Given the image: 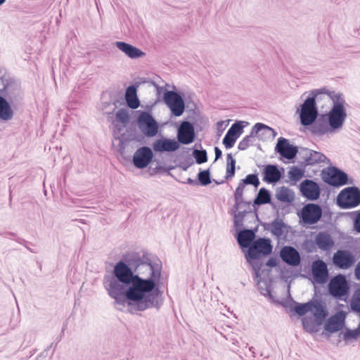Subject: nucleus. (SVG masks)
I'll use <instances>...</instances> for the list:
<instances>
[{
	"label": "nucleus",
	"instance_id": "nucleus-1",
	"mask_svg": "<svg viewBox=\"0 0 360 360\" xmlns=\"http://www.w3.org/2000/svg\"><path fill=\"white\" fill-rule=\"evenodd\" d=\"M160 277L161 266L152 264L146 251H132L115 264L111 275L104 276L103 285L115 304H127L131 313L158 309L162 304L159 300Z\"/></svg>",
	"mask_w": 360,
	"mask_h": 360
},
{
	"label": "nucleus",
	"instance_id": "nucleus-2",
	"mask_svg": "<svg viewBox=\"0 0 360 360\" xmlns=\"http://www.w3.org/2000/svg\"><path fill=\"white\" fill-rule=\"evenodd\" d=\"M326 94H327L328 96L333 102L332 108L327 115V120L331 130L335 131L336 129L342 128L347 117V112L345 108L346 102L341 93L326 91Z\"/></svg>",
	"mask_w": 360,
	"mask_h": 360
},
{
	"label": "nucleus",
	"instance_id": "nucleus-3",
	"mask_svg": "<svg viewBox=\"0 0 360 360\" xmlns=\"http://www.w3.org/2000/svg\"><path fill=\"white\" fill-rule=\"evenodd\" d=\"M326 89L320 91H312L308 98L300 105V122L303 126H309L314 122L318 116V109L316 104V100L320 94L326 93Z\"/></svg>",
	"mask_w": 360,
	"mask_h": 360
},
{
	"label": "nucleus",
	"instance_id": "nucleus-4",
	"mask_svg": "<svg viewBox=\"0 0 360 360\" xmlns=\"http://www.w3.org/2000/svg\"><path fill=\"white\" fill-rule=\"evenodd\" d=\"M271 240L266 238H259L253 241L252 245L245 253L247 262L257 260L262 257L270 255L272 252Z\"/></svg>",
	"mask_w": 360,
	"mask_h": 360
},
{
	"label": "nucleus",
	"instance_id": "nucleus-5",
	"mask_svg": "<svg viewBox=\"0 0 360 360\" xmlns=\"http://www.w3.org/2000/svg\"><path fill=\"white\" fill-rule=\"evenodd\" d=\"M337 204L342 209H351L360 205V189L349 186L342 189L337 197Z\"/></svg>",
	"mask_w": 360,
	"mask_h": 360
},
{
	"label": "nucleus",
	"instance_id": "nucleus-6",
	"mask_svg": "<svg viewBox=\"0 0 360 360\" xmlns=\"http://www.w3.org/2000/svg\"><path fill=\"white\" fill-rule=\"evenodd\" d=\"M321 175V179L325 183L334 187H340L347 184H352V180L349 181L348 175L335 167H330L323 169Z\"/></svg>",
	"mask_w": 360,
	"mask_h": 360
},
{
	"label": "nucleus",
	"instance_id": "nucleus-7",
	"mask_svg": "<svg viewBox=\"0 0 360 360\" xmlns=\"http://www.w3.org/2000/svg\"><path fill=\"white\" fill-rule=\"evenodd\" d=\"M349 285L345 275L338 274L333 276L328 283L329 294L338 300L348 295Z\"/></svg>",
	"mask_w": 360,
	"mask_h": 360
},
{
	"label": "nucleus",
	"instance_id": "nucleus-8",
	"mask_svg": "<svg viewBox=\"0 0 360 360\" xmlns=\"http://www.w3.org/2000/svg\"><path fill=\"white\" fill-rule=\"evenodd\" d=\"M137 124L140 131L146 137H154L158 132V124L148 112L141 111L140 112L137 118Z\"/></svg>",
	"mask_w": 360,
	"mask_h": 360
},
{
	"label": "nucleus",
	"instance_id": "nucleus-9",
	"mask_svg": "<svg viewBox=\"0 0 360 360\" xmlns=\"http://www.w3.org/2000/svg\"><path fill=\"white\" fill-rule=\"evenodd\" d=\"M163 99L174 116L179 117L184 113L185 103L179 92L175 91H167L164 94Z\"/></svg>",
	"mask_w": 360,
	"mask_h": 360
},
{
	"label": "nucleus",
	"instance_id": "nucleus-10",
	"mask_svg": "<svg viewBox=\"0 0 360 360\" xmlns=\"http://www.w3.org/2000/svg\"><path fill=\"white\" fill-rule=\"evenodd\" d=\"M322 216V209L320 205L309 203L302 210L301 219L304 224H314L317 223Z\"/></svg>",
	"mask_w": 360,
	"mask_h": 360
},
{
	"label": "nucleus",
	"instance_id": "nucleus-11",
	"mask_svg": "<svg viewBox=\"0 0 360 360\" xmlns=\"http://www.w3.org/2000/svg\"><path fill=\"white\" fill-rule=\"evenodd\" d=\"M333 264L340 269H348L356 262L355 256L348 250H338L333 256Z\"/></svg>",
	"mask_w": 360,
	"mask_h": 360
},
{
	"label": "nucleus",
	"instance_id": "nucleus-12",
	"mask_svg": "<svg viewBox=\"0 0 360 360\" xmlns=\"http://www.w3.org/2000/svg\"><path fill=\"white\" fill-rule=\"evenodd\" d=\"M301 195L309 200L314 201L320 198L321 188L313 180L304 179L299 186Z\"/></svg>",
	"mask_w": 360,
	"mask_h": 360
},
{
	"label": "nucleus",
	"instance_id": "nucleus-13",
	"mask_svg": "<svg viewBox=\"0 0 360 360\" xmlns=\"http://www.w3.org/2000/svg\"><path fill=\"white\" fill-rule=\"evenodd\" d=\"M153 158L152 150L148 146H142L136 150L133 155V163L136 168L143 169Z\"/></svg>",
	"mask_w": 360,
	"mask_h": 360
},
{
	"label": "nucleus",
	"instance_id": "nucleus-14",
	"mask_svg": "<svg viewBox=\"0 0 360 360\" xmlns=\"http://www.w3.org/2000/svg\"><path fill=\"white\" fill-rule=\"evenodd\" d=\"M195 139V129L193 124L188 121L181 123L177 132L178 143L182 144L191 143Z\"/></svg>",
	"mask_w": 360,
	"mask_h": 360
},
{
	"label": "nucleus",
	"instance_id": "nucleus-15",
	"mask_svg": "<svg viewBox=\"0 0 360 360\" xmlns=\"http://www.w3.org/2000/svg\"><path fill=\"white\" fill-rule=\"evenodd\" d=\"M275 151L279 153L283 158L292 160L296 156L298 149L296 146L290 144L287 139L280 137L275 147Z\"/></svg>",
	"mask_w": 360,
	"mask_h": 360
},
{
	"label": "nucleus",
	"instance_id": "nucleus-16",
	"mask_svg": "<svg viewBox=\"0 0 360 360\" xmlns=\"http://www.w3.org/2000/svg\"><path fill=\"white\" fill-rule=\"evenodd\" d=\"M314 280L319 283H325L328 278V270L326 264L321 259L314 261L311 266Z\"/></svg>",
	"mask_w": 360,
	"mask_h": 360
},
{
	"label": "nucleus",
	"instance_id": "nucleus-17",
	"mask_svg": "<svg viewBox=\"0 0 360 360\" xmlns=\"http://www.w3.org/2000/svg\"><path fill=\"white\" fill-rule=\"evenodd\" d=\"M262 129L271 131L275 132L274 130L270 127L262 124V123H257L255 124L251 129L250 133L249 135L244 137L238 143V148L240 150H246L250 145L253 143V137L258 136L259 131Z\"/></svg>",
	"mask_w": 360,
	"mask_h": 360
},
{
	"label": "nucleus",
	"instance_id": "nucleus-18",
	"mask_svg": "<svg viewBox=\"0 0 360 360\" xmlns=\"http://www.w3.org/2000/svg\"><path fill=\"white\" fill-rule=\"evenodd\" d=\"M280 257L288 265L296 266L300 264L301 258L300 253L292 246H284L281 250Z\"/></svg>",
	"mask_w": 360,
	"mask_h": 360
},
{
	"label": "nucleus",
	"instance_id": "nucleus-19",
	"mask_svg": "<svg viewBox=\"0 0 360 360\" xmlns=\"http://www.w3.org/2000/svg\"><path fill=\"white\" fill-rule=\"evenodd\" d=\"M345 314L340 311L330 316L325 323L324 329L329 333H335L342 329L345 324Z\"/></svg>",
	"mask_w": 360,
	"mask_h": 360
},
{
	"label": "nucleus",
	"instance_id": "nucleus-20",
	"mask_svg": "<svg viewBox=\"0 0 360 360\" xmlns=\"http://www.w3.org/2000/svg\"><path fill=\"white\" fill-rule=\"evenodd\" d=\"M179 148V143L173 139L162 138L155 141L153 148L155 152H174Z\"/></svg>",
	"mask_w": 360,
	"mask_h": 360
},
{
	"label": "nucleus",
	"instance_id": "nucleus-21",
	"mask_svg": "<svg viewBox=\"0 0 360 360\" xmlns=\"http://www.w3.org/2000/svg\"><path fill=\"white\" fill-rule=\"evenodd\" d=\"M263 181L267 184H276L282 177V173L277 165H267L262 172Z\"/></svg>",
	"mask_w": 360,
	"mask_h": 360
},
{
	"label": "nucleus",
	"instance_id": "nucleus-22",
	"mask_svg": "<svg viewBox=\"0 0 360 360\" xmlns=\"http://www.w3.org/2000/svg\"><path fill=\"white\" fill-rule=\"evenodd\" d=\"M115 45L130 58H139L145 56L141 50L124 41H116Z\"/></svg>",
	"mask_w": 360,
	"mask_h": 360
},
{
	"label": "nucleus",
	"instance_id": "nucleus-23",
	"mask_svg": "<svg viewBox=\"0 0 360 360\" xmlns=\"http://www.w3.org/2000/svg\"><path fill=\"white\" fill-rule=\"evenodd\" d=\"M311 309L310 311L313 313L315 318V321L317 325H321L323 321L325 320L328 313L326 309V306L321 303L319 300L311 301Z\"/></svg>",
	"mask_w": 360,
	"mask_h": 360
},
{
	"label": "nucleus",
	"instance_id": "nucleus-24",
	"mask_svg": "<svg viewBox=\"0 0 360 360\" xmlns=\"http://www.w3.org/2000/svg\"><path fill=\"white\" fill-rule=\"evenodd\" d=\"M311 125V131L316 135H323L328 132L334 131V130H331L328 121L324 115L316 120Z\"/></svg>",
	"mask_w": 360,
	"mask_h": 360
},
{
	"label": "nucleus",
	"instance_id": "nucleus-25",
	"mask_svg": "<svg viewBox=\"0 0 360 360\" xmlns=\"http://www.w3.org/2000/svg\"><path fill=\"white\" fill-rule=\"evenodd\" d=\"M318 248L323 251H329L334 245V240L327 232H319L315 238Z\"/></svg>",
	"mask_w": 360,
	"mask_h": 360
},
{
	"label": "nucleus",
	"instance_id": "nucleus-26",
	"mask_svg": "<svg viewBox=\"0 0 360 360\" xmlns=\"http://www.w3.org/2000/svg\"><path fill=\"white\" fill-rule=\"evenodd\" d=\"M286 224L283 221L282 219L276 218L272 222L266 224L264 229L269 231L273 236L277 238H280L285 232Z\"/></svg>",
	"mask_w": 360,
	"mask_h": 360
},
{
	"label": "nucleus",
	"instance_id": "nucleus-27",
	"mask_svg": "<svg viewBox=\"0 0 360 360\" xmlns=\"http://www.w3.org/2000/svg\"><path fill=\"white\" fill-rule=\"evenodd\" d=\"M255 233L251 229H244L240 231L237 237V240L239 245L242 248H250V245L254 241Z\"/></svg>",
	"mask_w": 360,
	"mask_h": 360
},
{
	"label": "nucleus",
	"instance_id": "nucleus-28",
	"mask_svg": "<svg viewBox=\"0 0 360 360\" xmlns=\"http://www.w3.org/2000/svg\"><path fill=\"white\" fill-rule=\"evenodd\" d=\"M305 165H314L317 163L330 162V160L326 158V156L320 152L310 150L307 149L305 150Z\"/></svg>",
	"mask_w": 360,
	"mask_h": 360
},
{
	"label": "nucleus",
	"instance_id": "nucleus-29",
	"mask_svg": "<svg viewBox=\"0 0 360 360\" xmlns=\"http://www.w3.org/2000/svg\"><path fill=\"white\" fill-rule=\"evenodd\" d=\"M137 90L135 86H129L125 92V100L127 105L131 109H136L140 105V101L137 96Z\"/></svg>",
	"mask_w": 360,
	"mask_h": 360
},
{
	"label": "nucleus",
	"instance_id": "nucleus-30",
	"mask_svg": "<svg viewBox=\"0 0 360 360\" xmlns=\"http://www.w3.org/2000/svg\"><path fill=\"white\" fill-rule=\"evenodd\" d=\"M14 112L6 99L0 96V120L7 122L13 119Z\"/></svg>",
	"mask_w": 360,
	"mask_h": 360
},
{
	"label": "nucleus",
	"instance_id": "nucleus-31",
	"mask_svg": "<svg viewBox=\"0 0 360 360\" xmlns=\"http://www.w3.org/2000/svg\"><path fill=\"white\" fill-rule=\"evenodd\" d=\"M276 198L281 202H291L295 199L294 193L285 186H281L276 189Z\"/></svg>",
	"mask_w": 360,
	"mask_h": 360
},
{
	"label": "nucleus",
	"instance_id": "nucleus-32",
	"mask_svg": "<svg viewBox=\"0 0 360 360\" xmlns=\"http://www.w3.org/2000/svg\"><path fill=\"white\" fill-rule=\"evenodd\" d=\"M245 186V184H243V181H240L235 191V193H234L235 206L234 207L236 210L241 209L243 207V205H246L248 207L250 205V202H245L243 200V190H244Z\"/></svg>",
	"mask_w": 360,
	"mask_h": 360
},
{
	"label": "nucleus",
	"instance_id": "nucleus-33",
	"mask_svg": "<svg viewBox=\"0 0 360 360\" xmlns=\"http://www.w3.org/2000/svg\"><path fill=\"white\" fill-rule=\"evenodd\" d=\"M271 204V194L269 190L262 188L259 190L257 197L254 200V205Z\"/></svg>",
	"mask_w": 360,
	"mask_h": 360
},
{
	"label": "nucleus",
	"instance_id": "nucleus-34",
	"mask_svg": "<svg viewBox=\"0 0 360 360\" xmlns=\"http://www.w3.org/2000/svg\"><path fill=\"white\" fill-rule=\"evenodd\" d=\"M350 309L352 311L360 314V286L353 292L350 300Z\"/></svg>",
	"mask_w": 360,
	"mask_h": 360
},
{
	"label": "nucleus",
	"instance_id": "nucleus-35",
	"mask_svg": "<svg viewBox=\"0 0 360 360\" xmlns=\"http://www.w3.org/2000/svg\"><path fill=\"white\" fill-rule=\"evenodd\" d=\"M236 170V160L233 159L231 153L227 154L226 157V172L225 179H229L232 178L235 174Z\"/></svg>",
	"mask_w": 360,
	"mask_h": 360
},
{
	"label": "nucleus",
	"instance_id": "nucleus-36",
	"mask_svg": "<svg viewBox=\"0 0 360 360\" xmlns=\"http://www.w3.org/2000/svg\"><path fill=\"white\" fill-rule=\"evenodd\" d=\"M247 207V209H244L241 211H239L238 213H235L234 214V225L235 226H243V221L244 219V217L246 216V214L249 212H251L250 210V205L248 207L246 205H243V207ZM242 207L241 209H243Z\"/></svg>",
	"mask_w": 360,
	"mask_h": 360
},
{
	"label": "nucleus",
	"instance_id": "nucleus-37",
	"mask_svg": "<svg viewBox=\"0 0 360 360\" xmlns=\"http://www.w3.org/2000/svg\"><path fill=\"white\" fill-rule=\"evenodd\" d=\"M304 170L295 166L288 172V176L291 181H294V184L300 180L304 176Z\"/></svg>",
	"mask_w": 360,
	"mask_h": 360
},
{
	"label": "nucleus",
	"instance_id": "nucleus-38",
	"mask_svg": "<svg viewBox=\"0 0 360 360\" xmlns=\"http://www.w3.org/2000/svg\"><path fill=\"white\" fill-rule=\"evenodd\" d=\"M193 156L198 164H202L207 161V153L206 150L194 149Z\"/></svg>",
	"mask_w": 360,
	"mask_h": 360
},
{
	"label": "nucleus",
	"instance_id": "nucleus-39",
	"mask_svg": "<svg viewBox=\"0 0 360 360\" xmlns=\"http://www.w3.org/2000/svg\"><path fill=\"white\" fill-rule=\"evenodd\" d=\"M243 122H244L242 121L236 122L231 125V127L227 131L238 138L243 132Z\"/></svg>",
	"mask_w": 360,
	"mask_h": 360
},
{
	"label": "nucleus",
	"instance_id": "nucleus-40",
	"mask_svg": "<svg viewBox=\"0 0 360 360\" xmlns=\"http://www.w3.org/2000/svg\"><path fill=\"white\" fill-rule=\"evenodd\" d=\"M311 301L304 304L296 303L294 310L299 316H303L308 311H310L311 309Z\"/></svg>",
	"mask_w": 360,
	"mask_h": 360
},
{
	"label": "nucleus",
	"instance_id": "nucleus-41",
	"mask_svg": "<svg viewBox=\"0 0 360 360\" xmlns=\"http://www.w3.org/2000/svg\"><path fill=\"white\" fill-rule=\"evenodd\" d=\"M198 184L202 186H207L211 183V178L209 169L200 171L198 174Z\"/></svg>",
	"mask_w": 360,
	"mask_h": 360
},
{
	"label": "nucleus",
	"instance_id": "nucleus-42",
	"mask_svg": "<svg viewBox=\"0 0 360 360\" xmlns=\"http://www.w3.org/2000/svg\"><path fill=\"white\" fill-rule=\"evenodd\" d=\"M302 326L305 330L309 333H314L316 330L317 323L309 317H306L302 319Z\"/></svg>",
	"mask_w": 360,
	"mask_h": 360
},
{
	"label": "nucleus",
	"instance_id": "nucleus-43",
	"mask_svg": "<svg viewBox=\"0 0 360 360\" xmlns=\"http://www.w3.org/2000/svg\"><path fill=\"white\" fill-rule=\"evenodd\" d=\"M237 139L238 137L227 131L224 138L223 139L222 143L226 149H229L234 146Z\"/></svg>",
	"mask_w": 360,
	"mask_h": 360
},
{
	"label": "nucleus",
	"instance_id": "nucleus-44",
	"mask_svg": "<svg viewBox=\"0 0 360 360\" xmlns=\"http://www.w3.org/2000/svg\"><path fill=\"white\" fill-rule=\"evenodd\" d=\"M116 120L122 124L128 123L129 122V115L128 111L124 108L118 110L116 113Z\"/></svg>",
	"mask_w": 360,
	"mask_h": 360
},
{
	"label": "nucleus",
	"instance_id": "nucleus-45",
	"mask_svg": "<svg viewBox=\"0 0 360 360\" xmlns=\"http://www.w3.org/2000/svg\"><path fill=\"white\" fill-rule=\"evenodd\" d=\"M243 184H250L254 186L255 188H257L259 185V180L257 174H250L246 176V177L241 180Z\"/></svg>",
	"mask_w": 360,
	"mask_h": 360
},
{
	"label": "nucleus",
	"instance_id": "nucleus-46",
	"mask_svg": "<svg viewBox=\"0 0 360 360\" xmlns=\"http://www.w3.org/2000/svg\"><path fill=\"white\" fill-rule=\"evenodd\" d=\"M248 262L251 265L252 269L254 270L255 277L256 278H259L260 276L259 272L262 268V264L255 260H250V262Z\"/></svg>",
	"mask_w": 360,
	"mask_h": 360
},
{
	"label": "nucleus",
	"instance_id": "nucleus-47",
	"mask_svg": "<svg viewBox=\"0 0 360 360\" xmlns=\"http://www.w3.org/2000/svg\"><path fill=\"white\" fill-rule=\"evenodd\" d=\"M359 335L357 334V331L356 330H350L347 329L344 333L343 338L344 340H349V339H356Z\"/></svg>",
	"mask_w": 360,
	"mask_h": 360
},
{
	"label": "nucleus",
	"instance_id": "nucleus-48",
	"mask_svg": "<svg viewBox=\"0 0 360 360\" xmlns=\"http://www.w3.org/2000/svg\"><path fill=\"white\" fill-rule=\"evenodd\" d=\"M354 214H356V217L354 220V229L357 233H360V210L354 212Z\"/></svg>",
	"mask_w": 360,
	"mask_h": 360
},
{
	"label": "nucleus",
	"instance_id": "nucleus-49",
	"mask_svg": "<svg viewBox=\"0 0 360 360\" xmlns=\"http://www.w3.org/2000/svg\"><path fill=\"white\" fill-rule=\"evenodd\" d=\"M261 293L269 298L272 297L271 286H266L265 288H261Z\"/></svg>",
	"mask_w": 360,
	"mask_h": 360
},
{
	"label": "nucleus",
	"instance_id": "nucleus-50",
	"mask_svg": "<svg viewBox=\"0 0 360 360\" xmlns=\"http://www.w3.org/2000/svg\"><path fill=\"white\" fill-rule=\"evenodd\" d=\"M278 264L277 259L275 257H271L268 259L266 265L270 267H275Z\"/></svg>",
	"mask_w": 360,
	"mask_h": 360
},
{
	"label": "nucleus",
	"instance_id": "nucleus-51",
	"mask_svg": "<svg viewBox=\"0 0 360 360\" xmlns=\"http://www.w3.org/2000/svg\"><path fill=\"white\" fill-rule=\"evenodd\" d=\"M354 276L357 280H360V261L357 263L354 269Z\"/></svg>",
	"mask_w": 360,
	"mask_h": 360
},
{
	"label": "nucleus",
	"instance_id": "nucleus-52",
	"mask_svg": "<svg viewBox=\"0 0 360 360\" xmlns=\"http://www.w3.org/2000/svg\"><path fill=\"white\" fill-rule=\"evenodd\" d=\"M214 153H215V160H218L221 157L222 153L221 150L218 148H214Z\"/></svg>",
	"mask_w": 360,
	"mask_h": 360
},
{
	"label": "nucleus",
	"instance_id": "nucleus-53",
	"mask_svg": "<svg viewBox=\"0 0 360 360\" xmlns=\"http://www.w3.org/2000/svg\"><path fill=\"white\" fill-rule=\"evenodd\" d=\"M153 85H154V86L156 89L157 94L160 95L162 93V90H163V87L160 86L159 85H158L155 82H153Z\"/></svg>",
	"mask_w": 360,
	"mask_h": 360
},
{
	"label": "nucleus",
	"instance_id": "nucleus-54",
	"mask_svg": "<svg viewBox=\"0 0 360 360\" xmlns=\"http://www.w3.org/2000/svg\"><path fill=\"white\" fill-rule=\"evenodd\" d=\"M186 182H187V184H191V185H198V181H197L195 179H192L191 178H188Z\"/></svg>",
	"mask_w": 360,
	"mask_h": 360
},
{
	"label": "nucleus",
	"instance_id": "nucleus-55",
	"mask_svg": "<svg viewBox=\"0 0 360 360\" xmlns=\"http://www.w3.org/2000/svg\"><path fill=\"white\" fill-rule=\"evenodd\" d=\"M22 245H23L30 252H35L32 249H31L29 246H27V242L24 240L20 243Z\"/></svg>",
	"mask_w": 360,
	"mask_h": 360
},
{
	"label": "nucleus",
	"instance_id": "nucleus-56",
	"mask_svg": "<svg viewBox=\"0 0 360 360\" xmlns=\"http://www.w3.org/2000/svg\"><path fill=\"white\" fill-rule=\"evenodd\" d=\"M65 329H66V325H64L63 328H62L61 333L60 334V339H61L62 337L63 336L64 332H65Z\"/></svg>",
	"mask_w": 360,
	"mask_h": 360
},
{
	"label": "nucleus",
	"instance_id": "nucleus-57",
	"mask_svg": "<svg viewBox=\"0 0 360 360\" xmlns=\"http://www.w3.org/2000/svg\"><path fill=\"white\" fill-rule=\"evenodd\" d=\"M249 350L252 352V356L255 357V353L253 347H249Z\"/></svg>",
	"mask_w": 360,
	"mask_h": 360
},
{
	"label": "nucleus",
	"instance_id": "nucleus-58",
	"mask_svg": "<svg viewBox=\"0 0 360 360\" xmlns=\"http://www.w3.org/2000/svg\"><path fill=\"white\" fill-rule=\"evenodd\" d=\"M6 88V85H4V86H3V88H2V89H1V88H0V95H1V94H3V92L5 91Z\"/></svg>",
	"mask_w": 360,
	"mask_h": 360
},
{
	"label": "nucleus",
	"instance_id": "nucleus-59",
	"mask_svg": "<svg viewBox=\"0 0 360 360\" xmlns=\"http://www.w3.org/2000/svg\"><path fill=\"white\" fill-rule=\"evenodd\" d=\"M214 181L217 184H222L224 182V181H222L221 182H218L215 180H214Z\"/></svg>",
	"mask_w": 360,
	"mask_h": 360
},
{
	"label": "nucleus",
	"instance_id": "nucleus-60",
	"mask_svg": "<svg viewBox=\"0 0 360 360\" xmlns=\"http://www.w3.org/2000/svg\"><path fill=\"white\" fill-rule=\"evenodd\" d=\"M6 0H0V5L3 4Z\"/></svg>",
	"mask_w": 360,
	"mask_h": 360
},
{
	"label": "nucleus",
	"instance_id": "nucleus-61",
	"mask_svg": "<svg viewBox=\"0 0 360 360\" xmlns=\"http://www.w3.org/2000/svg\"><path fill=\"white\" fill-rule=\"evenodd\" d=\"M281 277L282 278H285V277L283 271L281 272Z\"/></svg>",
	"mask_w": 360,
	"mask_h": 360
},
{
	"label": "nucleus",
	"instance_id": "nucleus-62",
	"mask_svg": "<svg viewBox=\"0 0 360 360\" xmlns=\"http://www.w3.org/2000/svg\"><path fill=\"white\" fill-rule=\"evenodd\" d=\"M217 124H218L219 125H222L223 122H219Z\"/></svg>",
	"mask_w": 360,
	"mask_h": 360
},
{
	"label": "nucleus",
	"instance_id": "nucleus-63",
	"mask_svg": "<svg viewBox=\"0 0 360 360\" xmlns=\"http://www.w3.org/2000/svg\"><path fill=\"white\" fill-rule=\"evenodd\" d=\"M0 82H3V79L1 77H0Z\"/></svg>",
	"mask_w": 360,
	"mask_h": 360
},
{
	"label": "nucleus",
	"instance_id": "nucleus-64",
	"mask_svg": "<svg viewBox=\"0 0 360 360\" xmlns=\"http://www.w3.org/2000/svg\"><path fill=\"white\" fill-rule=\"evenodd\" d=\"M60 340H61V339H60V337H59V338H58V342H59V341H60Z\"/></svg>",
	"mask_w": 360,
	"mask_h": 360
}]
</instances>
